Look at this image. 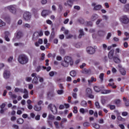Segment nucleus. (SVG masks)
<instances>
[{"mask_svg":"<svg viewBox=\"0 0 129 129\" xmlns=\"http://www.w3.org/2000/svg\"><path fill=\"white\" fill-rule=\"evenodd\" d=\"M18 60L20 64H25L29 62V57L25 54H21L19 55Z\"/></svg>","mask_w":129,"mask_h":129,"instance_id":"nucleus-1","label":"nucleus"},{"mask_svg":"<svg viewBox=\"0 0 129 129\" xmlns=\"http://www.w3.org/2000/svg\"><path fill=\"white\" fill-rule=\"evenodd\" d=\"M120 21L123 25H127L129 23V19L126 15H123L120 18Z\"/></svg>","mask_w":129,"mask_h":129,"instance_id":"nucleus-2","label":"nucleus"},{"mask_svg":"<svg viewBox=\"0 0 129 129\" xmlns=\"http://www.w3.org/2000/svg\"><path fill=\"white\" fill-rule=\"evenodd\" d=\"M64 5L66 6V7L71 8L73 7L74 2H77V0H64Z\"/></svg>","mask_w":129,"mask_h":129,"instance_id":"nucleus-3","label":"nucleus"},{"mask_svg":"<svg viewBox=\"0 0 129 129\" xmlns=\"http://www.w3.org/2000/svg\"><path fill=\"white\" fill-rule=\"evenodd\" d=\"M48 108H49L53 114H56V113H57V108H56V106H55V105H53L52 104H49Z\"/></svg>","mask_w":129,"mask_h":129,"instance_id":"nucleus-4","label":"nucleus"},{"mask_svg":"<svg viewBox=\"0 0 129 129\" xmlns=\"http://www.w3.org/2000/svg\"><path fill=\"white\" fill-rule=\"evenodd\" d=\"M86 51L88 54H90V55H93V54H94V53H95V48L91 46H89L87 47Z\"/></svg>","mask_w":129,"mask_h":129,"instance_id":"nucleus-5","label":"nucleus"},{"mask_svg":"<svg viewBox=\"0 0 129 129\" xmlns=\"http://www.w3.org/2000/svg\"><path fill=\"white\" fill-rule=\"evenodd\" d=\"M3 76L5 79H9L11 77V72L8 70H5L3 73Z\"/></svg>","mask_w":129,"mask_h":129,"instance_id":"nucleus-6","label":"nucleus"},{"mask_svg":"<svg viewBox=\"0 0 129 129\" xmlns=\"http://www.w3.org/2000/svg\"><path fill=\"white\" fill-rule=\"evenodd\" d=\"M31 15L29 12H25L23 15V18L25 21H30L31 20Z\"/></svg>","mask_w":129,"mask_h":129,"instance_id":"nucleus-7","label":"nucleus"},{"mask_svg":"<svg viewBox=\"0 0 129 129\" xmlns=\"http://www.w3.org/2000/svg\"><path fill=\"white\" fill-rule=\"evenodd\" d=\"M118 67L119 68V71L120 73L121 74V75H123L124 76L126 74V71L124 70V69H123L121 65L118 64Z\"/></svg>","mask_w":129,"mask_h":129,"instance_id":"nucleus-8","label":"nucleus"},{"mask_svg":"<svg viewBox=\"0 0 129 129\" xmlns=\"http://www.w3.org/2000/svg\"><path fill=\"white\" fill-rule=\"evenodd\" d=\"M7 9L12 13V14H16V12H17V9L16 7L11 6L7 7Z\"/></svg>","mask_w":129,"mask_h":129,"instance_id":"nucleus-9","label":"nucleus"},{"mask_svg":"<svg viewBox=\"0 0 129 129\" xmlns=\"http://www.w3.org/2000/svg\"><path fill=\"white\" fill-rule=\"evenodd\" d=\"M92 6L94 7L93 9L94 11H99V10H101L102 6L100 5L96 6V4L92 3Z\"/></svg>","mask_w":129,"mask_h":129,"instance_id":"nucleus-10","label":"nucleus"},{"mask_svg":"<svg viewBox=\"0 0 129 129\" xmlns=\"http://www.w3.org/2000/svg\"><path fill=\"white\" fill-rule=\"evenodd\" d=\"M50 14H51L50 11L44 10L41 12V16L42 17H46V16H48V15H50Z\"/></svg>","mask_w":129,"mask_h":129,"instance_id":"nucleus-11","label":"nucleus"},{"mask_svg":"<svg viewBox=\"0 0 129 129\" xmlns=\"http://www.w3.org/2000/svg\"><path fill=\"white\" fill-rule=\"evenodd\" d=\"M11 36V34L9 31H5V39L6 41H7V42H10V38L9 37Z\"/></svg>","mask_w":129,"mask_h":129,"instance_id":"nucleus-12","label":"nucleus"},{"mask_svg":"<svg viewBox=\"0 0 129 129\" xmlns=\"http://www.w3.org/2000/svg\"><path fill=\"white\" fill-rule=\"evenodd\" d=\"M113 54H114V49H111L108 53V56L109 59H112L113 58Z\"/></svg>","mask_w":129,"mask_h":129,"instance_id":"nucleus-13","label":"nucleus"},{"mask_svg":"<svg viewBox=\"0 0 129 129\" xmlns=\"http://www.w3.org/2000/svg\"><path fill=\"white\" fill-rule=\"evenodd\" d=\"M23 93H24L23 97L25 99L29 98V92H28V90H27L26 89H24V92Z\"/></svg>","mask_w":129,"mask_h":129,"instance_id":"nucleus-14","label":"nucleus"},{"mask_svg":"<svg viewBox=\"0 0 129 129\" xmlns=\"http://www.w3.org/2000/svg\"><path fill=\"white\" fill-rule=\"evenodd\" d=\"M104 88V87H99V86H95L94 87V89L96 92H99L101 90V89H103Z\"/></svg>","mask_w":129,"mask_h":129,"instance_id":"nucleus-15","label":"nucleus"},{"mask_svg":"<svg viewBox=\"0 0 129 129\" xmlns=\"http://www.w3.org/2000/svg\"><path fill=\"white\" fill-rule=\"evenodd\" d=\"M39 38V32H35L33 35L32 40L35 41Z\"/></svg>","mask_w":129,"mask_h":129,"instance_id":"nucleus-16","label":"nucleus"},{"mask_svg":"<svg viewBox=\"0 0 129 129\" xmlns=\"http://www.w3.org/2000/svg\"><path fill=\"white\" fill-rule=\"evenodd\" d=\"M123 11H124V12H125V13H128V12H129V4H126L124 6Z\"/></svg>","mask_w":129,"mask_h":129,"instance_id":"nucleus-17","label":"nucleus"},{"mask_svg":"<svg viewBox=\"0 0 129 129\" xmlns=\"http://www.w3.org/2000/svg\"><path fill=\"white\" fill-rule=\"evenodd\" d=\"M112 59H113L114 62H115V63H116L117 64H118V63H120V59L117 57L113 56Z\"/></svg>","mask_w":129,"mask_h":129,"instance_id":"nucleus-18","label":"nucleus"},{"mask_svg":"<svg viewBox=\"0 0 129 129\" xmlns=\"http://www.w3.org/2000/svg\"><path fill=\"white\" fill-rule=\"evenodd\" d=\"M71 60H72V58L69 56H66L64 58V61L67 62L69 63L70 62H71Z\"/></svg>","mask_w":129,"mask_h":129,"instance_id":"nucleus-19","label":"nucleus"},{"mask_svg":"<svg viewBox=\"0 0 129 129\" xmlns=\"http://www.w3.org/2000/svg\"><path fill=\"white\" fill-rule=\"evenodd\" d=\"M22 36H23V33H22V32L18 31L17 33L16 36L17 39H21V38H22Z\"/></svg>","mask_w":129,"mask_h":129,"instance_id":"nucleus-20","label":"nucleus"},{"mask_svg":"<svg viewBox=\"0 0 129 129\" xmlns=\"http://www.w3.org/2000/svg\"><path fill=\"white\" fill-rule=\"evenodd\" d=\"M98 15L94 14L91 17V21H95V20H97V19H98Z\"/></svg>","mask_w":129,"mask_h":129,"instance_id":"nucleus-21","label":"nucleus"},{"mask_svg":"<svg viewBox=\"0 0 129 129\" xmlns=\"http://www.w3.org/2000/svg\"><path fill=\"white\" fill-rule=\"evenodd\" d=\"M82 73L84 74H90L91 73V70L85 69L83 70Z\"/></svg>","mask_w":129,"mask_h":129,"instance_id":"nucleus-22","label":"nucleus"},{"mask_svg":"<svg viewBox=\"0 0 129 129\" xmlns=\"http://www.w3.org/2000/svg\"><path fill=\"white\" fill-rule=\"evenodd\" d=\"M42 107H41V106L38 105H35L34 107V110H35L36 111H40V110H41Z\"/></svg>","mask_w":129,"mask_h":129,"instance_id":"nucleus-23","label":"nucleus"},{"mask_svg":"<svg viewBox=\"0 0 129 129\" xmlns=\"http://www.w3.org/2000/svg\"><path fill=\"white\" fill-rule=\"evenodd\" d=\"M80 32V34L79 35L78 38H79V39H81V38H82V36H84V32L83 31V29H80L79 30Z\"/></svg>","mask_w":129,"mask_h":129,"instance_id":"nucleus-24","label":"nucleus"},{"mask_svg":"<svg viewBox=\"0 0 129 129\" xmlns=\"http://www.w3.org/2000/svg\"><path fill=\"white\" fill-rule=\"evenodd\" d=\"M120 99H116L114 100V103L116 105V106L119 107L120 105Z\"/></svg>","mask_w":129,"mask_h":129,"instance_id":"nucleus-25","label":"nucleus"},{"mask_svg":"<svg viewBox=\"0 0 129 129\" xmlns=\"http://www.w3.org/2000/svg\"><path fill=\"white\" fill-rule=\"evenodd\" d=\"M81 105L83 107H86L87 106V102L85 100H83L81 102Z\"/></svg>","mask_w":129,"mask_h":129,"instance_id":"nucleus-26","label":"nucleus"},{"mask_svg":"<svg viewBox=\"0 0 129 129\" xmlns=\"http://www.w3.org/2000/svg\"><path fill=\"white\" fill-rule=\"evenodd\" d=\"M17 122L19 124H23V123H24V119L22 118H19L17 119Z\"/></svg>","mask_w":129,"mask_h":129,"instance_id":"nucleus-27","label":"nucleus"},{"mask_svg":"<svg viewBox=\"0 0 129 129\" xmlns=\"http://www.w3.org/2000/svg\"><path fill=\"white\" fill-rule=\"evenodd\" d=\"M95 81H96V79L94 78V77H92L91 78V80H89L88 81V82L89 84H91V83H92L93 82H95Z\"/></svg>","mask_w":129,"mask_h":129,"instance_id":"nucleus-28","label":"nucleus"},{"mask_svg":"<svg viewBox=\"0 0 129 129\" xmlns=\"http://www.w3.org/2000/svg\"><path fill=\"white\" fill-rule=\"evenodd\" d=\"M16 92H21L23 93L24 92V90L23 89H20L19 88H16L14 90Z\"/></svg>","mask_w":129,"mask_h":129,"instance_id":"nucleus-29","label":"nucleus"},{"mask_svg":"<svg viewBox=\"0 0 129 129\" xmlns=\"http://www.w3.org/2000/svg\"><path fill=\"white\" fill-rule=\"evenodd\" d=\"M76 72L75 71H72L70 73V75L72 77H75L76 76Z\"/></svg>","mask_w":129,"mask_h":129,"instance_id":"nucleus-30","label":"nucleus"},{"mask_svg":"<svg viewBox=\"0 0 129 129\" xmlns=\"http://www.w3.org/2000/svg\"><path fill=\"white\" fill-rule=\"evenodd\" d=\"M86 92L87 93V95H89V94H91L92 93V91H91V89L88 88L86 90Z\"/></svg>","mask_w":129,"mask_h":129,"instance_id":"nucleus-31","label":"nucleus"},{"mask_svg":"<svg viewBox=\"0 0 129 129\" xmlns=\"http://www.w3.org/2000/svg\"><path fill=\"white\" fill-rule=\"evenodd\" d=\"M32 82L33 83H35V84H38V83H39V82H38V78L37 77H34Z\"/></svg>","mask_w":129,"mask_h":129,"instance_id":"nucleus-32","label":"nucleus"},{"mask_svg":"<svg viewBox=\"0 0 129 129\" xmlns=\"http://www.w3.org/2000/svg\"><path fill=\"white\" fill-rule=\"evenodd\" d=\"M61 65L62 66H63V67H67L68 66H69V63L64 60V61L61 63Z\"/></svg>","mask_w":129,"mask_h":129,"instance_id":"nucleus-33","label":"nucleus"},{"mask_svg":"<svg viewBox=\"0 0 129 129\" xmlns=\"http://www.w3.org/2000/svg\"><path fill=\"white\" fill-rule=\"evenodd\" d=\"M105 32L103 30H100L98 31V34L99 36H104Z\"/></svg>","mask_w":129,"mask_h":129,"instance_id":"nucleus-34","label":"nucleus"},{"mask_svg":"<svg viewBox=\"0 0 129 129\" xmlns=\"http://www.w3.org/2000/svg\"><path fill=\"white\" fill-rule=\"evenodd\" d=\"M104 76V74L103 73H101L100 74V75H99V78L100 79L101 82H103V77Z\"/></svg>","mask_w":129,"mask_h":129,"instance_id":"nucleus-35","label":"nucleus"},{"mask_svg":"<svg viewBox=\"0 0 129 129\" xmlns=\"http://www.w3.org/2000/svg\"><path fill=\"white\" fill-rule=\"evenodd\" d=\"M59 51H60V55H65V50L64 49L60 48L59 49Z\"/></svg>","mask_w":129,"mask_h":129,"instance_id":"nucleus-36","label":"nucleus"},{"mask_svg":"<svg viewBox=\"0 0 129 129\" xmlns=\"http://www.w3.org/2000/svg\"><path fill=\"white\" fill-rule=\"evenodd\" d=\"M55 94L53 93L52 92H49L48 94H47V96H48V97H53V96H54Z\"/></svg>","mask_w":129,"mask_h":129,"instance_id":"nucleus-37","label":"nucleus"},{"mask_svg":"<svg viewBox=\"0 0 129 129\" xmlns=\"http://www.w3.org/2000/svg\"><path fill=\"white\" fill-rule=\"evenodd\" d=\"M117 119H118V120H119L120 121H125V119L122 118L120 116H117Z\"/></svg>","mask_w":129,"mask_h":129,"instance_id":"nucleus-38","label":"nucleus"},{"mask_svg":"<svg viewBox=\"0 0 129 129\" xmlns=\"http://www.w3.org/2000/svg\"><path fill=\"white\" fill-rule=\"evenodd\" d=\"M49 74L51 77H53V76H54V75H57V72L52 71V72H50Z\"/></svg>","mask_w":129,"mask_h":129,"instance_id":"nucleus-39","label":"nucleus"},{"mask_svg":"<svg viewBox=\"0 0 129 129\" xmlns=\"http://www.w3.org/2000/svg\"><path fill=\"white\" fill-rule=\"evenodd\" d=\"M54 37H55V32L52 31L50 36V39L52 40V39H54Z\"/></svg>","mask_w":129,"mask_h":129,"instance_id":"nucleus-40","label":"nucleus"},{"mask_svg":"<svg viewBox=\"0 0 129 129\" xmlns=\"http://www.w3.org/2000/svg\"><path fill=\"white\" fill-rule=\"evenodd\" d=\"M48 118L51 120H53V119H55V116L52 114H49L48 115Z\"/></svg>","mask_w":129,"mask_h":129,"instance_id":"nucleus-41","label":"nucleus"},{"mask_svg":"<svg viewBox=\"0 0 129 129\" xmlns=\"http://www.w3.org/2000/svg\"><path fill=\"white\" fill-rule=\"evenodd\" d=\"M89 125H90V123L88 122H85L83 123V126L85 127H88V126H89Z\"/></svg>","mask_w":129,"mask_h":129,"instance_id":"nucleus-42","label":"nucleus"},{"mask_svg":"<svg viewBox=\"0 0 129 129\" xmlns=\"http://www.w3.org/2000/svg\"><path fill=\"white\" fill-rule=\"evenodd\" d=\"M4 26H6V23L0 19V27H4Z\"/></svg>","mask_w":129,"mask_h":129,"instance_id":"nucleus-43","label":"nucleus"},{"mask_svg":"<svg viewBox=\"0 0 129 129\" xmlns=\"http://www.w3.org/2000/svg\"><path fill=\"white\" fill-rule=\"evenodd\" d=\"M13 59H14V57L10 56L9 58H8L7 61L9 63H12V62H13Z\"/></svg>","mask_w":129,"mask_h":129,"instance_id":"nucleus-44","label":"nucleus"},{"mask_svg":"<svg viewBox=\"0 0 129 129\" xmlns=\"http://www.w3.org/2000/svg\"><path fill=\"white\" fill-rule=\"evenodd\" d=\"M87 111H88L87 110H85V109H84V108H82L80 109V112L81 113H83L84 114L85 113V112H86Z\"/></svg>","mask_w":129,"mask_h":129,"instance_id":"nucleus-45","label":"nucleus"},{"mask_svg":"<svg viewBox=\"0 0 129 129\" xmlns=\"http://www.w3.org/2000/svg\"><path fill=\"white\" fill-rule=\"evenodd\" d=\"M57 94L61 95L64 93V91L62 90H58L57 91Z\"/></svg>","mask_w":129,"mask_h":129,"instance_id":"nucleus-46","label":"nucleus"},{"mask_svg":"<svg viewBox=\"0 0 129 129\" xmlns=\"http://www.w3.org/2000/svg\"><path fill=\"white\" fill-rule=\"evenodd\" d=\"M109 106L111 110H113L115 109V105H109Z\"/></svg>","mask_w":129,"mask_h":129,"instance_id":"nucleus-47","label":"nucleus"},{"mask_svg":"<svg viewBox=\"0 0 129 129\" xmlns=\"http://www.w3.org/2000/svg\"><path fill=\"white\" fill-rule=\"evenodd\" d=\"M93 24L91 21H88L87 22V25L88 27H92Z\"/></svg>","mask_w":129,"mask_h":129,"instance_id":"nucleus-48","label":"nucleus"},{"mask_svg":"<svg viewBox=\"0 0 129 129\" xmlns=\"http://www.w3.org/2000/svg\"><path fill=\"white\" fill-rule=\"evenodd\" d=\"M81 43H78L75 45V46L76 47V48H80V47H81Z\"/></svg>","mask_w":129,"mask_h":129,"instance_id":"nucleus-49","label":"nucleus"},{"mask_svg":"<svg viewBox=\"0 0 129 129\" xmlns=\"http://www.w3.org/2000/svg\"><path fill=\"white\" fill-rule=\"evenodd\" d=\"M95 106L97 108H100V105H99V102H96L95 103Z\"/></svg>","mask_w":129,"mask_h":129,"instance_id":"nucleus-50","label":"nucleus"},{"mask_svg":"<svg viewBox=\"0 0 129 129\" xmlns=\"http://www.w3.org/2000/svg\"><path fill=\"white\" fill-rule=\"evenodd\" d=\"M38 58L37 57H34L33 58V65H36L37 64V61Z\"/></svg>","mask_w":129,"mask_h":129,"instance_id":"nucleus-51","label":"nucleus"},{"mask_svg":"<svg viewBox=\"0 0 129 129\" xmlns=\"http://www.w3.org/2000/svg\"><path fill=\"white\" fill-rule=\"evenodd\" d=\"M94 126L95 128H96V129L100 128V125L97 123H95Z\"/></svg>","mask_w":129,"mask_h":129,"instance_id":"nucleus-52","label":"nucleus"},{"mask_svg":"<svg viewBox=\"0 0 129 129\" xmlns=\"http://www.w3.org/2000/svg\"><path fill=\"white\" fill-rule=\"evenodd\" d=\"M72 96H73V97H74V98H75V99H77V93H73Z\"/></svg>","mask_w":129,"mask_h":129,"instance_id":"nucleus-53","label":"nucleus"},{"mask_svg":"<svg viewBox=\"0 0 129 129\" xmlns=\"http://www.w3.org/2000/svg\"><path fill=\"white\" fill-rule=\"evenodd\" d=\"M74 110H73V112L74 113H77V112H78V111L77 110V106H75L74 107Z\"/></svg>","mask_w":129,"mask_h":129,"instance_id":"nucleus-54","label":"nucleus"},{"mask_svg":"<svg viewBox=\"0 0 129 129\" xmlns=\"http://www.w3.org/2000/svg\"><path fill=\"white\" fill-rule=\"evenodd\" d=\"M25 28H27V29H30L31 28V25L28 23H26L24 25Z\"/></svg>","mask_w":129,"mask_h":129,"instance_id":"nucleus-55","label":"nucleus"},{"mask_svg":"<svg viewBox=\"0 0 129 129\" xmlns=\"http://www.w3.org/2000/svg\"><path fill=\"white\" fill-rule=\"evenodd\" d=\"M74 9H75V10H77V11H80V7L79 6H74Z\"/></svg>","mask_w":129,"mask_h":129,"instance_id":"nucleus-56","label":"nucleus"},{"mask_svg":"<svg viewBox=\"0 0 129 129\" xmlns=\"http://www.w3.org/2000/svg\"><path fill=\"white\" fill-rule=\"evenodd\" d=\"M110 37H111V33H110V32H109L107 34V35L106 36V39L107 40H109V39L110 38Z\"/></svg>","mask_w":129,"mask_h":129,"instance_id":"nucleus-57","label":"nucleus"},{"mask_svg":"<svg viewBox=\"0 0 129 129\" xmlns=\"http://www.w3.org/2000/svg\"><path fill=\"white\" fill-rule=\"evenodd\" d=\"M105 99L104 98H102L101 99V102L102 103V104H103V105H104V104H105Z\"/></svg>","mask_w":129,"mask_h":129,"instance_id":"nucleus-58","label":"nucleus"},{"mask_svg":"<svg viewBox=\"0 0 129 129\" xmlns=\"http://www.w3.org/2000/svg\"><path fill=\"white\" fill-rule=\"evenodd\" d=\"M102 21V19H98L96 22V25H99V24H100V22H101Z\"/></svg>","mask_w":129,"mask_h":129,"instance_id":"nucleus-59","label":"nucleus"},{"mask_svg":"<svg viewBox=\"0 0 129 129\" xmlns=\"http://www.w3.org/2000/svg\"><path fill=\"white\" fill-rule=\"evenodd\" d=\"M5 107H6V104L5 103H3L2 105H0V108H1V109H4Z\"/></svg>","mask_w":129,"mask_h":129,"instance_id":"nucleus-60","label":"nucleus"},{"mask_svg":"<svg viewBox=\"0 0 129 129\" xmlns=\"http://www.w3.org/2000/svg\"><path fill=\"white\" fill-rule=\"evenodd\" d=\"M103 49L104 51L107 49V45H106L105 44H103Z\"/></svg>","mask_w":129,"mask_h":129,"instance_id":"nucleus-61","label":"nucleus"},{"mask_svg":"<svg viewBox=\"0 0 129 129\" xmlns=\"http://www.w3.org/2000/svg\"><path fill=\"white\" fill-rule=\"evenodd\" d=\"M118 126L121 129H124V125L123 124H119L118 125Z\"/></svg>","mask_w":129,"mask_h":129,"instance_id":"nucleus-62","label":"nucleus"},{"mask_svg":"<svg viewBox=\"0 0 129 129\" xmlns=\"http://www.w3.org/2000/svg\"><path fill=\"white\" fill-rule=\"evenodd\" d=\"M125 106H129V100H127V101H125Z\"/></svg>","mask_w":129,"mask_h":129,"instance_id":"nucleus-63","label":"nucleus"},{"mask_svg":"<svg viewBox=\"0 0 129 129\" xmlns=\"http://www.w3.org/2000/svg\"><path fill=\"white\" fill-rule=\"evenodd\" d=\"M128 113L127 112H122V115L123 116H126V115H127Z\"/></svg>","mask_w":129,"mask_h":129,"instance_id":"nucleus-64","label":"nucleus"}]
</instances>
